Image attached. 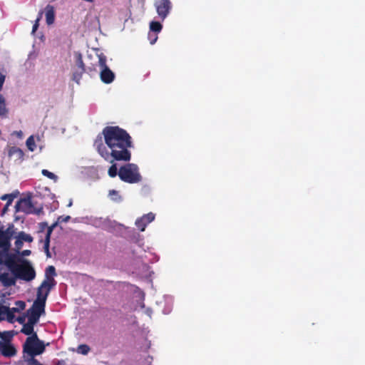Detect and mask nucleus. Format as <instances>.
Listing matches in <instances>:
<instances>
[{"instance_id": "obj_26", "label": "nucleus", "mask_w": 365, "mask_h": 365, "mask_svg": "<svg viewBox=\"0 0 365 365\" xmlns=\"http://www.w3.org/2000/svg\"><path fill=\"white\" fill-rule=\"evenodd\" d=\"M50 235L51 231H48L46 234V239L44 240L43 249L48 257H50L49 254V242H50Z\"/></svg>"}, {"instance_id": "obj_3", "label": "nucleus", "mask_w": 365, "mask_h": 365, "mask_svg": "<svg viewBox=\"0 0 365 365\" xmlns=\"http://www.w3.org/2000/svg\"><path fill=\"white\" fill-rule=\"evenodd\" d=\"M44 343L41 341L36 334L29 336L24 344V358L28 361V365H43L34 357L43 353Z\"/></svg>"}, {"instance_id": "obj_35", "label": "nucleus", "mask_w": 365, "mask_h": 365, "mask_svg": "<svg viewBox=\"0 0 365 365\" xmlns=\"http://www.w3.org/2000/svg\"><path fill=\"white\" fill-rule=\"evenodd\" d=\"M148 38L150 40V44H154L157 41L158 36L155 34H152L150 33L148 34Z\"/></svg>"}, {"instance_id": "obj_16", "label": "nucleus", "mask_w": 365, "mask_h": 365, "mask_svg": "<svg viewBox=\"0 0 365 365\" xmlns=\"http://www.w3.org/2000/svg\"><path fill=\"white\" fill-rule=\"evenodd\" d=\"M15 347L8 341H0V353L6 357H11L16 354Z\"/></svg>"}, {"instance_id": "obj_8", "label": "nucleus", "mask_w": 365, "mask_h": 365, "mask_svg": "<svg viewBox=\"0 0 365 365\" xmlns=\"http://www.w3.org/2000/svg\"><path fill=\"white\" fill-rule=\"evenodd\" d=\"M56 269L53 266H48L45 271V279L38 288V292L46 293L48 295L50 290L56 285L54 276H56Z\"/></svg>"}, {"instance_id": "obj_22", "label": "nucleus", "mask_w": 365, "mask_h": 365, "mask_svg": "<svg viewBox=\"0 0 365 365\" xmlns=\"http://www.w3.org/2000/svg\"><path fill=\"white\" fill-rule=\"evenodd\" d=\"M14 233L15 232L14 225H9L6 230H1V234L4 235L5 237H7L9 240H11V237Z\"/></svg>"}, {"instance_id": "obj_30", "label": "nucleus", "mask_w": 365, "mask_h": 365, "mask_svg": "<svg viewBox=\"0 0 365 365\" xmlns=\"http://www.w3.org/2000/svg\"><path fill=\"white\" fill-rule=\"evenodd\" d=\"M76 58V63L79 68H81L82 70L84 69V64L82 60V56L80 53H76L75 54Z\"/></svg>"}, {"instance_id": "obj_4", "label": "nucleus", "mask_w": 365, "mask_h": 365, "mask_svg": "<svg viewBox=\"0 0 365 365\" xmlns=\"http://www.w3.org/2000/svg\"><path fill=\"white\" fill-rule=\"evenodd\" d=\"M48 295L46 293L37 292V297L32 307L26 311L28 321L31 324H37L40 317L45 313V306Z\"/></svg>"}, {"instance_id": "obj_40", "label": "nucleus", "mask_w": 365, "mask_h": 365, "mask_svg": "<svg viewBox=\"0 0 365 365\" xmlns=\"http://www.w3.org/2000/svg\"><path fill=\"white\" fill-rule=\"evenodd\" d=\"M14 134L16 135L17 137L19 138H21L22 135H23V133L22 131L19 130V131H15L14 132Z\"/></svg>"}, {"instance_id": "obj_25", "label": "nucleus", "mask_w": 365, "mask_h": 365, "mask_svg": "<svg viewBox=\"0 0 365 365\" xmlns=\"http://www.w3.org/2000/svg\"><path fill=\"white\" fill-rule=\"evenodd\" d=\"M90 350L91 349L88 345L81 344L77 347L76 352L82 355H87L89 353Z\"/></svg>"}, {"instance_id": "obj_21", "label": "nucleus", "mask_w": 365, "mask_h": 365, "mask_svg": "<svg viewBox=\"0 0 365 365\" xmlns=\"http://www.w3.org/2000/svg\"><path fill=\"white\" fill-rule=\"evenodd\" d=\"M163 26L162 24L158 21H151L150 23V31L155 32V33H160L162 30Z\"/></svg>"}, {"instance_id": "obj_17", "label": "nucleus", "mask_w": 365, "mask_h": 365, "mask_svg": "<svg viewBox=\"0 0 365 365\" xmlns=\"http://www.w3.org/2000/svg\"><path fill=\"white\" fill-rule=\"evenodd\" d=\"M46 21L47 25H52L55 21V9L53 6L47 5L44 9Z\"/></svg>"}, {"instance_id": "obj_38", "label": "nucleus", "mask_w": 365, "mask_h": 365, "mask_svg": "<svg viewBox=\"0 0 365 365\" xmlns=\"http://www.w3.org/2000/svg\"><path fill=\"white\" fill-rule=\"evenodd\" d=\"M27 318L26 314L25 316H22L16 319V321L19 322L21 324H26V319Z\"/></svg>"}, {"instance_id": "obj_18", "label": "nucleus", "mask_w": 365, "mask_h": 365, "mask_svg": "<svg viewBox=\"0 0 365 365\" xmlns=\"http://www.w3.org/2000/svg\"><path fill=\"white\" fill-rule=\"evenodd\" d=\"M173 297L165 295L163 297V302H160L159 304L160 305L164 306V308L163 309V312L165 314H168L171 312L173 309Z\"/></svg>"}, {"instance_id": "obj_19", "label": "nucleus", "mask_w": 365, "mask_h": 365, "mask_svg": "<svg viewBox=\"0 0 365 365\" xmlns=\"http://www.w3.org/2000/svg\"><path fill=\"white\" fill-rule=\"evenodd\" d=\"M41 138L39 136H36V138H35L34 136L31 135L26 141V147L30 151L33 152L36 148V143L39 142Z\"/></svg>"}, {"instance_id": "obj_2", "label": "nucleus", "mask_w": 365, "mask_h": 365, "mask_svg": "<svg viewBox=\"0 0 365 365\" xmlns=\"http://www.w3.org/2000/svg\"><path fill=\"white\" fill-rule=\"evenodd\" d=\"M17 255L11 258L5 259V265L10 271L14 272L17 279L30 282L36 277V272L31 262L27 259L20 260L21 264L17 263Z\"/></svg>"}, {"instance_id": "obj_5", "label": "nucleus", "mask_w": 365, "mask_h": 365, "mask_svg": "<svg viewBox=\"0 0 365 365\" xmlns=\"http://www.w3.org/2000/svg\"><path fill=\"white\" fill-rule=\"evenodd\" d=\"M48 295L46 293L37 292V297L32 307L26 311L28 321L31 324H37L40 317L45 313V306Z\"/></svg>"}, {"instance_id": "obj_15", "label": "nucleus", "mask_w": 365, "mask_h": 365, "mask_svg": "<svg viewBox=\"0 0 365 365\" xmlns=\"http://www.w3.org/2000/svg\"><path fill=\"white\" fill-rule=\"evenodd\" d=\"M8 156L13 158L16 162L21 163L24 156V153L21 149L16 146H7L6 148Z\"/></svg>"}, {"instance_id": "obj_6", "label": "nucleus", "mask_w": 365, "mask_h": 365, "mask_svg": "<svg viewBox=\"0 0 365 365\" xmlns=\"http://www.w3.org/2000/svg\"><path fill=\"white\" fill-rule=\"evenodd\" d=\"M120 178L128 183H136L141 180L138 168L135 164L128 163L121 167L118 172Z\"/></svg>"}, {"instance_id": "obj_32", "label": "nucleus", "mask_w": 365, "mask_h": 365, "mask_svg": "<svg viewBox=\"0 0 365 365\" xmlns=\"http://www.w3.org/2000/svg\"><path fill=\"white\" fill-rule=\"evenodd\" d=\"M23 243H24V242L21 239H19L17 236H16L15 247H16V251L17 253H19V251L23 246Z\"/></svg>"}, {"instance_id": "obj_14", "label": "nucleus", "mask_w": 365, "mask_h": 365, "mask_svg": "<svg viewBox=\"0 0 365 365\" xmlns=\"http://www.w3.org/2000/svg\"><path fill=\"white\" fill-rule=\"evenodd\" d=\"M17 277L14 272L10 271L0 274V282L4 287H11L16 284Z\"/></svg>"}, {"instance_id": "obj_12", "label": "nucleus", "mask_w": 365, "mask_h": 365, "mask_svg": "<svg viewBox=\"0 0 365 365\" xmlns=\"http://www.w3.org/2000/svg\"><path fill=\"white\" fill-rule=\"evenodd\" d=\"M155 217V215L153 212L143 215L142 217L136 219L135 225L141 232L145 231L147 225L152 222Z\"/></svg>"}, {"instance_id": "obj_34", "label": "nucleus", "mask_w": 365, "mask_h": 365, "mask_svg": "<svg viewBox=\"0 0 365 365\" xmlns=\"http://www.w3.org/2000/svg\"><path fill=\"white\" fill-rule=\"evenodd\" d=\"M41 15H42V12H40L38 14V18L35 21V23H34V24L33 26L32 34H34L36 32V31L38 29V26H39L38 23H39L40 19H41Z\"/></svg>"}, {"instance_id": "obj_31", "label": "nucleus", "mask_w": 365, "mask_h": 365, "mask_svg": "<svg viewBox=\"0 0 365 365\" xmlns=\"http://www.w3.org/2000/svg\"><path fill=\"white\" fill-rule=\"evenodd\" d=\"M7 319L6 307L0 306V321Z\"/></svg>"}, {"instance_id": "obj_33", "label": "nucleus", "mask_w": 365, "mask_h": 365, "mask_svg": "<svg viewBox=\"0 0 365 365\" xmlns=\"http://www.w3.org/2000/svg\"><path fill=\"white\" fill-rule=\"evenodd\" d=\"M117 170H118V169H117L116 165L114 164L110 167V168L108 170V175L111 178L115 177L117 175Z\"/></svg>"}, {"instance_id": "obj_9", "label": "nucleus", "mask_w": 365, "mask_h": 365, "mask_svg": "<svg viewBox=\"0 0 365 365\" xmlns=\"http://www.w3.org/2000/svg\"><path fill=\"white\" fill-rule=\"evenodd\" d=\"M11 247V240L5 237L4 235L1 234L0 230V264L4 265L6 264L5 259L7 257H14L16 254L11 253L9 252Z\"/></svg>"}, {"instance_id": "obj_23", "label": "nucleus", "mask_w": 365, "mask_h": 365, "mask_svg": "<svg viewBox=\"0 0 365 365\" xmlns=\"http://www.w3.org/2000/svg\"><path fill=\"white\" fill-rule=\"evenodd\" d=\"M8 113V109L6 107L5 99L0 96V116H6Z\"/></svg>"}, {"instance_id": "obj_28", "label": "nucleus", "mask_w": 365, "mask_h": 365, "mask_svg": "<svg viewBox=\"0 0 365 365\" xmlns=\"http://www.w3.org/2000/svg\"><path fill=\"white\" fill-rule=\"evenodd\" d=\"M41 173L43 176L47 177L48 178L53 180L54 182H56L58 180L57 175L54 173L48 171V170L43 169L41 170Z\"/></svg>"}, {"instance_id": "obj_13", "label": "nucleus", "mask_w": 365, "mask_h": 365, "mask_svg": "<svg viewBox=\"0 0 365 365\" xmlns=\"http://www.w3.org/2000/svg\"><path fill=\"white\" fill-rule=\"evenodd\" d=\"M26 307V304L23 301H16L15 302V307H6V313H7V320L9 322H13L16 320L15 314L19 313L22 310H24Z\"/></svg>"}, {"instance_id": "obj_27", "label": "nucleus", "mask_w": 365, "mask_h": 365, "mask_svg": "<svg viewBox=\"0 0 365 365\" xmlns=\"http://www.w3.org/2000/svg\"><path fill=\"white\" fill-rule=\"evenodd\" d=\"M16 197V195H14V194H6L1 197V200H6L7 201L6 207H8L12 203L14 199Z\"/></svg>"}, {"instance_id": "obj_1", "label": "nucleus", "mask_w": 365, "mask_h": 365, "mask_svg": "<svg viewBox=\"0 0 365 365\" xmlns=\"http://www.w3.org/2000/svg\"><path fill=\"white\" fill-rule=\"evenodd\" d=\"M107 150L103 143L102 137H98L94 146L98 153L107 161L113 163L114 160L128 161L130 153L128 148L131 146L130 137L127 132L118 127H106L103 130Z\"/></svg>"}, {"instance_id": "obj_36", "label": "nucleus", "mask_w": 365, "mask_h": 365, "mask_svg": "<svg viewBox=\"0 0 365 365\" xmlns=\"http://www.w3.org/2000/svg\"><path fill=\"white\" fill-rule=\"evenodd\" d=\"M71 219V217L67 215V216H60L58 218V222H67L69 221V220Z\"/></svg>"}, {"instance_id": "obj_29", "label": "nucleus", "mask_w": 365, "mask_h": 365, "mask_svg": "<svg viewBox=\"0 0 365 365\" xmlns=\"http://www.w3.org/2000/svg\"><path fill=\"white\" fill-rule=\"evenodd\" d=\"M109 197L110 199L115 202H120L121 200V197L119 195V193L118 191L115 190H112L109 191Z\"/></svg>"}, {"instance_id": "obj_41", "label": "nucleus", "mask_w": 365, "mask_h": 365, "mask_svg": "<svg viewBox=\"0 0 365 365\" xmlns=\"http://www.w3.org/2000/svg\"><path fill=\"white\" fill-rule=\"evenodd\" d=\"M151 311L150 309H147L146 310V314H148V316H149L150 317H151Z\"/></svg>"}, {"instance_id": "obj_11", "label": "nucleus", "mask_w": 365, "mask_h": 365, "mask_svg": "<svg viewBox=\"0 0 365 365\" xmlns=\"http://www.w3.org/2000/svg\"><path fill=\"white\" fill-rule=\"evenodd\" d=\"M16 208L18 212H23L27 214L36 212V209L30 197H24L19 200L16 205Z\"/></svg>"}, {"instance_id": "obj_7", "label": "nucleus", "mask_w": 365, "mask_h": 365, "mask_svg": "<svg viewBox=\"0 0 365 365\" xmlns=\"http://www.w3.org/2000/svg\"><path fill=\"white\" fill-rule=\"evenodd\" d=\"M98 66L101 81L105 83H110L114 81V73L106 65V56L103 53L97 54Z\"/></svg>"}, {"instance_id": "obj_24", "label": "nucleus", "mask_w": 365, "mask_h": 365, "mask_svg": "<svg viewBox=\"0 0 365 365\" xmlns=\"http://www.w3.org/2000/svg\"><path fill=\"white\" fill-rule=\"evenodd\" d=\"M16 236L23 242H33L34 240L33 237L31 235L27 234L24 232H19Z\"/></svg>"}, {"instance_id": "obj_42", "label": "nucleus", "mask_w": 365, "mask_h": 365, "mask_svg": "<svg viewBox=\"0 0 365 365\" xmlns=\"http://www.w3.org/2000/svg\"><path fill=\"white\" fill-rule=\"evenodd\" d=\"M72 204H73L72 200H70V201H69V202L68 204V207L72 206Z\"/></svg>"}, {"instance_id": "obj_20", "label": "nucleus", "mask_w": 365, "mask_h": 365, "mask_svg": "<svg viewBox=\"0 0 365 365\" xmlns=\"http://www.w3.org/2000/svg\"><path fill=\"white\" fill-rule=\"evenodd\" d=\"M35 324H31V322L28 321L26 324L23 325L21 329V332L25 334L26 335H33L34 333V327Z\"/></svg>"}, {"instance_id": "obj_10", "label": "nucleus", "mask_w": 365, "mask_h": 365, "mask_svg": "<svg viewBox=\"0 0 365 365\" xmlns=\"http://www.w3.org/2000/svg\"><path fill=\"white\" fill-rule=\"evenodd\" d=\"M154 6L162 21L167 18L172 9V3L170 0H155Z\"/></svg>"}, {"instance_id": "obj_37", "label": "nucleus", "mask_w": 365, "mask_h": 365, "mask_svg": "<svg viewBox=\"0 0 365 365\" xmlns=\"http://www.w3.org/2000/svg\"><path fill=\"white\" fill-rule=\"evenodd\" d=\"M21 257H26V256H29L31 255V251L29 250H23L22 252H20L19 251V253H18Z\"/></svg>"}, {"instance_id": "obj_39", "label": "nucleus", "mask_w": 365, "mask_h": 365, "mask_svg": "<svg viewBox=\"0 0 365 365\" xmlns=\"http://www.w3.org/2000/svg\"><path fill=\"white\" fill-rule=\"evenodd\" d=\"M4 81H5V76L0 73V91L2 88Z\"/></svg>"}]
</instances>
